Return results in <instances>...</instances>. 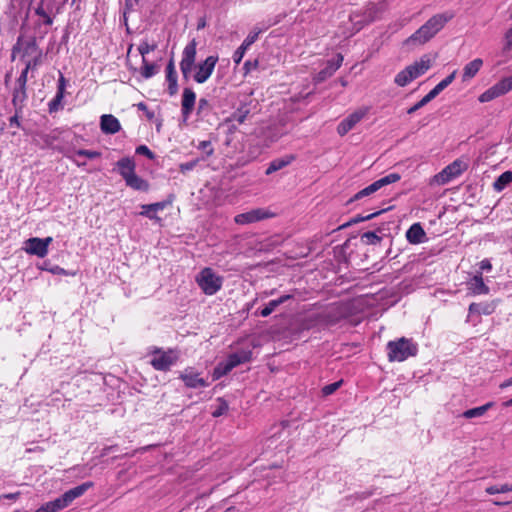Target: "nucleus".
Listing matches in <instances>:
<instances>
[{
    "label": "nucleus",
    "mask_w": 512,
    "mask_h": 512,
    "mask_svg": "<svg viewBox=\"0 0 512 512\" xmlns=\"http://www.w3.org/2000/svg\"><path fill=\"white\" fill-rule=\"evenodd\" d=\"M196 47L197 43L195 39L191 40L185 46L182 52V59L180 61V70L183 78L188 79L191 77L193 69H195L193 79L197 83L202 84L205 83L212 75L218 62V57L213 55L208 56L204 61L195 66Z\"/></svg>",
    "instance_id": "1"
},
{
    "label": "nucleus",
    "mask_w": 512,
    "mask_h": 512,
    "mask_svg": "<svg viewBox=\"0 0 512 512\" xmlns=\"http://www.w3.org/2000/svg\"><path fill=\"white\" fill-rule=\"evenodd\" d=\"M454 17L452 12L446 11L435 14L426 21L417 31H415L407 40L406 45H423L431 40L444 26Z\"/></svg>",
    "instance_id": "2"
},
{
    "label": "nucleus",
    "mask_w": 512,
    "mask_h": 512,
    "mask_svg": "<svg viewBox=\"0 0 512 512\" xmlns=\"http://www.w3.org/2000/svg\"><path fill=\"white\" fill-rule=\"evenodd\" d=\"M93 482H85L81 485H78L68 491H66L63 495L56 498L53 501H49L43 505H41L36 512H58L68 507L75 499L84 495V493L93 487Z\"/></svg>",
    "instance_id": "3"
},
{
    "label": "nucleus",
    "mask_w": 512,
    "mask_h": 512,
    "mask_svg": "<svg viewBox=\"0 0 512 512\" xmlns=\"http://www.w3.org/2000/svg\"><path fill=\"white\" fill-rule=\"evenodd\" d=\"M433 59L429 55H423L419 60L401 70L395 76L394 82L400 87H404L414 79L425 74L432 66Z\"/></svg>",
    "instance_id": "4"
},
{
    "label": "nucleus",
    "mask_w": 512,
    "mask_h": 512,
    "mask_svg": "<svg viewBox=\"0 0 512 512\" xmlns=\"http://www.w3.org/2000/svg\"><path fill=\"white\" fill-rule=\"evenodd\" d=\"M252 350L250 348H241L237 351L230 353L227 358L219 362L213 371V378L215 380L227 375L235 367L247 363L251 360Z\"/></svg>",
    "instance_id": "5"
},
{
    "label": "nucleus",
    "mask_w": 512,
    "mask_h": 512,
    "mask_svg": "<svg viewBox=\"0 0 512 512\" xmlns=\"http://www.w3.org/2000/svg\"><path fill=\"white\" fill-rule=\"evenodd\" d=\"M417 353V345L412 340L402 337L387 344V356L390 362H402Z\"/></svg>",
    "instance_id": "6"
},
{
    "label": "nucleus",
    "mask_w": 512,
    "mask_h": 512,
    "mask_svg": "<svg viewBox=\"0 0 512 512\" xmlns=\"http://www.w3.org/2000/svg\"><path fill=\"white\" fill-rule=\"evenodd\" d=\"M279 21L280 19L275 17L274 19H268L253 27L240 47L234 52L233 61L236 64H239L242 61L248 48L258 39L259 35L266 31L269 27L276 25Z\"/></svg>",
    "instance_id": "7"
},
{
    "label": "nucleus",
    "mask_w": 512,
    "mask_h": 512,
    "mask_svg": "<svg viewBox=\"0 0 512 512\" xmlns=\"http://www.w3.org/2000/svg\"><path fill=\"white\" fill-rule=\"evenodd\" d=\"M196 283L206 295L216 294L223 285V277L218 275L212 268H203L195 278Z\"/></svg>",
    "instance_id": "8"
},
{
    "label": "nucleus",
    "mask_w": 512,
    "mask_h": 512,
    "mask_svg": "<svg viewBox=\"0 0 512 512\" xmlns=\"http://www.w3.org/2000/svg\"><path fill=\"white\" fill-rule=\"evenodd\" d=\"M178 352L172 349H154L151 352L150 364L158 371H168L178 360Z\"/></svg>",
    "instance_id": "9"
},
{
    "label": "nucleus",
    "mask_w": 512,
    "mask_h": 512,
    "mask_svg": "<svg viewBox=\"0 0 512 512\" xmlns=\"http://www.w3.org/2000/svg\"><path fill=\"white\" fill-rule=\"evenodd\" d=\"M512 90V75L509 77L502 78L500 81L495 83L493 86L485 90L478 97L479 102L487 103L500 96H503Z\"/></svg>",
    "instance_id": "10"
},
{
    "label": "nucleus",
    "mask_w": 512,
    "mask_h": 512,
    "mask_svg": "<svg viewBox=\"0 0 512 512\" xmlns=\"http://www.w3.org/2000/svg\"><path fill=\"white\" fill-rule=\"evenodd\" d=\"M457 71L454 70L450 75L441 80L428 94H426L420 101L410 107L407 111L408 114H413L420 108L424 107L436 96H438L445 88H447L455 79Z\"/></svg>",
    "instance_id": "11"
},
{
    "label": "nucleus",
    "mask_w": 512,
    "mask_h": 512,
    "mask_svg": "<svg viewBox=\"0 0 512 512\" xmlns=\"http://www.w3.org/2000/svg\"><path fill=\"white\" fill-rule=\"evenodd\" d=\"M52 237L38 238L32 237L24 242V251L27 254L35 255L39 258H43L48 254V247L52 243Z\"/></svg>",
    "instance_id": "12"
},
{
    "label": "nucleus",
    "mask_w": 512,
    "mask_h": 512,
    "mask_svg": "<svg viewBox=\"0 0 512 512\" xmlns=\"http://www.w3.org/2000/svg\"><path fill=\"white\" fill-rule=\"evenodd\" d=\"M400 175L398 173H390L376 181H374L369 186L365 187L364 189L360 190L358 193H356L353 197V200H359L363 197H367L381 189L382 187L395 183L400 180Z\"/></svg>",
    "instance_id": "13"
},
{
    "label": "nucleus",
    "mask_w": 512,
    "mask_h": 512,
    "mask_svg": "<svg viewBox=\"0 0 512 512\" xmlns=\"http://www.w3.org/2000/svg\"><path fill=\"white\" fill-rule=\"evenodd\" d=\"M369 107H361L349 114L337 126V132L340 136L346 135L352 130L369 112Z\"/></svg>",
    "instance_id": "14"
},
{
    "label": "nucleus",
    "mask_w": 512,
    "mask_h": 512,
    "mask_svg": "<svg viewBox=\"0 0 512 512\" xmlns=\"http://www.w3.org/2000/svg\"><path fill=\"white\" fill-rule=\"evenodd\" d=\"M465 169V165L460 160H455L450 165L446 166L440 173L434 176V182L439 185L449 183L454 178L462 174Z\"/></svg>",
    "instance_id": "15"
},
{
    "label": "nucleus",
    "mask_w": 512,
    "mask_h": 512,
    "mask_svg": "<svg viewBox=\"0 0 512 512\" xmlns=\"http://www.w3.org/2000/svg\"><path fill=\"white\" fill-rule=\"evenodd\" d=\"M273 214L263 208L254 209L235 216L234 221L239 225L254 223L272 217Z\"/></svg>",
    "instance_id": "16"
},
{
    "label": "nucleus",
    "mask_w": 512,
    "mask_h": 512,
    "mask_svg": "<svg viewBox=\"0 0 512 512\" xmlns=\"http://www.w3.org/2000/svg\"><path fill=\"white\" fill-rule=\"evenodd\" d=\"M62 131L54 129L48 133H40L37 135L36 142L41 145L42 148H53L61 150L58 145V141L61 137Z\"/></svg>",
    "instance_id": "17"
},
{
    "label": "nucleus",
    "mask_w": 512,
    "mask_h": 512,
    "mask_svg": "<svg viewBox=\"0 0 512 512\" xmlns=\"http://www.w3.org/2000/svg\"><path fill=\"white\" fill-rule=\"evenodd\" d=\"M342 62L343 56L341 54H337L335 58L329 60L326 67L317 73L315 77L316 82H322L331 77L340 68Z\"/></svg>",
    "instance_id": "18"
},
{
    "label": "nucleus",
    "mask_w": 512,
    "mask_h": 512,
    "mask_svg": "<svg viewBox=\"0 0 512 512\" xmlns=\"http://www.w3.org/2000/svg\"><path fill=\"white\" fill-rule=\"evenodd\" d=\"M196 94L191 88H185L182 94V102H181V112L184 117V120H187L195 105Z\"/></svg>",
    "instance_id": "19"
},
{
    "label": "nucleus",
    "mask_w": 512,
    "mask_h": 512,
    "mask_svg": "<svg viewBox=\"0 0 512 512\" xmlns=\"http://www.w3.org/2000/svg\"><path fill=\"white\" fill-rule=\"evenodd\" d=\"M100 128L105 134H115L120 131L121 124L115 116L104 114L100 118Z\"/></svg>",
    "instance_id": "20"
},
{
    "label": "nucleus",
    "mask_w": 512,
    "mask_h": 512,
    "mask_svg": "<svg viewBox=\"0 0 512 512\" xmlns=\"http://www.w3.org/2000/svg\"><path fill=\"white\" fill-rule=\"evenodd\" d=\"M180 377L187 387L198 388L207 386L206 381L198 373L194 372L193 369H186Z\"/></svg>",
    "instance_id": "21"
},
{
    "label": "nucleus",
    "mask_w": 512,
    "mask_h": 512,
    "mask_svg": "<svg viewBox=\"0 0 512 512\" xmlns=\"http://www.w3.org/2000/svg\"><path fill=\"white\" fill-rule=\"evenodd\" d=\"M296 159V156L294 154H288L283 157L274 159L269 163V166L267 167L265 174L271 175L272 173H275L288 165H290L294 160Z\"/></svg>",
    "instance_id": "22"
},
{
    "label": "nucleus",
    "mask_w": 512,
    "mask_h": 512,
    "mask_svg": "<svg viewBox=\"0 0 512 512\" xmlns=\"http://www.w3.org/2000/svg\"><path fill=\"white\" fill-rule=\"evenodd\" d=\"M482 66L483 60L481 58H475L474 60L468 62L463 68L462 81L467 82L474 78Z\"/></svg>",
    "instance_id": "23"
},
{
    "label": "nucleus",
    "mask_w": 512,
    "mask_h": 512,
    "mask_svg": "<svg viewBox=\"0 0 512 512\" xmlns=\"http://www.w3.org/2000/svg\"><path fill=\"white\" fill-rule=\"evenodd\" d=\"M426 234L420 223H414L406 232V238L411 244H420L425 240Z\"/></svg>",
    "instance_id": "24"
},
{
    "label": "nucleus",
    "mask_w": 512,
    "mask_h": 512,
    "mask_svg": "<svg viewBox=\"0 0 512 512\" xmlns=\"http://www.w3.org/2000/svg\"><path fill=\"white\" fill-rule=\"evenodd\" d=\"M168 205V202L162 201V202H156L152 204H144L141 206L142 211L140 214L142 216L148 217L152 220H158L159 218L156 216V213L159 211L164 210Z\"/></svg>",
    "instance_id": "25"
},
{
    "label": "nucleus",
    "mask_w": 512,
    "mask_h": 512,
    "mask_svg": "<svg viewBox=\"0 0 512 512\" xmlns=\"http://www.w3.org/2000/svg\"><path fill=\"white\" fill-rule=\"evenodd\" d=\"M468 288L475 295H482V294H488L489 293V288L484 283L483 277H482L481 273L475 275L468 282Z\"/></svg>",
    "instance_id": "26"
},
{
    "label": "nucleus",
    "mask_w": 512,
    "mask_h": 512,
    "mask_svg": "<svg viewBox=\"0 0 512 512\" xmlns=\"http://www.w3.org/2000/svg\"><path fill=\"white\" fill-rule=\"evenodd\" d=\"M292 298V295L285 294L279 297L278 299H273L269 301L266 306L259 312L260 316L262 317H268L272 312L276 310V308L285 303L286 301L290 300Z\"/></svg>",
    "instance_id": "27"
},
{
    "label": "nucleus",
    "mask_w": 512,
    "mask_h": 512,
    "mask_svg": "<svg viewBox=\"0 0 512 512\" xmlns=\"http://www.w3.org/2000/svg\"><path fill=\"white\" fill-rule=\"evenodd\" d=\"M120 175L125 179L135 173V163L130 158H122L117 162Z\"/></svg>",
    "instance_id": "28"
},
{
    "label": "nucleus",
    "mask_w": 512,
    "mask_h": 512,
    "mask_svg": "<svg viewBox=\"0 0 512 512\" xmlns=\"http://www.w3.org/2000/svg\"><path fill=\"white\" fill-rule=\"evenodd\" d=\"M26 98H27L26 87L16 85V88L13 92L12 102H13V105L15 106V110L17 112H20L22 110Z\"/></svg>",
    "instance_id": "29"
},
{
    "label": "nucleus",
    "mask_w": 512,
    "mask_h": 512,
    "mask_svg": "<svg viewBox=\"0 0 512 512\" xmlns=\"http://www.w3.org/2000/svg\"><path fill=\"white\" fill-rule=\"evenodd\" d=\"M126 185L134 190L146 191L149 188L147 181L139 177L136 173L125 179Z\"/></svg>",
    "instance_id": "30"
},
{
    "label": "nucleus",
    "mask_w": 512,
    "mask_h": 512,
    "mask_svg": "<svg viewBox=\"0 0 512 512\" xmlns=\"http://www.w3.org/2000/svg\"><path fill=\"white\" fill-rule=\"evenodd\" d=\"M494 406V403L493 402H488L482 406H479V407H475V408H472V409H468L466 410L465 412H463L462 416L467 418V419H472V418H476V417H481L483 416L490 408H492Z\"/></svg>",
    "instance_id": "31"
},
{
    "label": "nucleus",
    "mask_w": 512,
    "mask_h": 512,
    "mask_svg": "<svg viewBox=\"0 0 512 512\" xmlns=\"http://www.w3.org/2000/svg\"><path fill=\"white\" fill-rule=\"evenodd\" d=\"M512 182V172H503L493 183V188L497 192L503 191Z\"/></svg>",
    "instance_id": "32"
},
{
    "label": "nucleus",
    "mask_w": 512,
    "mask_h": 512,
    "mask_svg": "<svg viewBox=\"0 0 512 512\" xmlns=\"http://www.w3.org/2000/svg\"><path fill=\"white\" fill-rule=\"evenodd\" d=\"M37 66V60L29 61L26 65V67L21 72L20 76L18 77L16 81L17 86L26 87L27 79H28V72L30 69L35 68Z\"/></svg>",
    "instance_id": "33"
},
{
    "label": "nucleus",
    "mask_w": 512,
    "mask_h": 512,
    "mask_svg": "<svg viewBox=\"0 0 512 512\" xmlns=\"http://www.w3.org/2000/svg\"><path fill=\"white\" fill-rule=\"evenodd\" d=\"M142 61L141 75L146 79L153 77L158 72V67L153 63L147 62L146 58Z\"/></svg>",
    "instance_id": "34"
},
{
    "label": "nucleus",
    "mask_w": 512,
    "mask_h": 512,
    "mask_svg": "<svg viewBox=\"0 0 512 512\" xmlns=\"http://www.w3.org/2000/svg\"><path fill=\"white\" fill-rule=\"evenodd\" d=\"M166 72L170 88H173V90H175L177 88V76L175 72L174 63L172 61H170L169 64L167 65Z\"/></svg>",
    "instance_id": "35"
},
{
    "label": "nucleus",
    "mask_w": 512,
    "mask_h": 512,
    "mask_svg": "<svg viewBox=\"0 0 512 512\" xmlns=\"http://www.w3.org/2000/svg\"><path fill=\"white\" fill-rule=\"evenodd\" d=\"M486 493L489 495L499 494V493H507L512 491V485L502 484L500 486L493 485L489 486L485 489Z\"/></svg>",
    "instance_id": "36"
},
{
    "label": "nucleus",
    "mask_w": 512,
    "mask_h": 512,
    "mask_svg": "<svg viewBox=\"0 0 512 512\" xmlns=\"http://www.w3.org/2000/svg\"><path fill=\"white\" fill-rule=\"evenodd\" d=\"M361 240L368 245H375L381 241V237L376 232L368 231L362 234Z\"/></svg>",
    "instance_id": "37"
},
{
    "label": "nucleus",
    "mask_w": 512,
    "mask_h": 512,
    "mask_svg": "<svg viewBox=\"0 0 512 512\" xmlns=\"http://www.w3.org/2000/svg\"><path fill=\"white\" fill-rule=\"evenodd\" d=\"M155 48L156 46L154 44H149L146 41L141 42L138 46V51L142 56V60H144V58H146V55L153 51Z\"/></svg>",
    "instance_id": "38"
},
{
    "label": "nucleus",
    "mask_w": 512,
    "mask_h": 512,
    "mask_svg": "<svg viewBox=\"0 0 512 512\" xmlns=\"http://www.w3.org/2000/svg\"><path fill=\"white\" fill-rule=\"evenodd\" d=\"M248 113V109H238L232 114L231 118L233 121L242 124L246 120Z\"/></svg>",
    "instance_id": "39"
},
{
    "label": "nucleus",
    "mask_w": 512,
    "mask_h": 512,
    "mask_svg": "<svg viewBox=\"0 0 512 512\" xmlns=\"http://www.w3.org/2000/svg\"><path fill=\"white\" fill-rule=\"evenodd\" d=\"M73 153H75V156L86 157L89 159H95L100 156V153L97 151L84 150V149L74 151Z\"/></svg>",
    "instance_id": "40"
},
{
    "label": "nucleus",
    "mask_w": 512,
    "mask_h": 512,
    "mask_svg": "<svg viewBox=\"0 0 512 512\" xmlns=\"http://www.w3.org/2000/svg\"><path fill=\"white\" fill-rule=\"evenodd\" d=\"M198 163H199V159H195V160H192V161H189L186 163H181L179 165V170L182 173H187L188 171L193 170L197 166Z\"/></svg>",
    "instance_id": "41"
},
{
    "label": "nucleus",
    "mask_w": 512,
    "mask_h": 512,
    "mask_svg": "<svg viewBox=\"0 0 512 512\" xmlns=\"http://www.w3.org/2000/svg\"><path fill=\"white\" fill-rule=\"evenodd\" d=\"M342 384V381L334 382L323 387L322 393L325 396L333 394Z\"/></svg>",
    "instance_id": "42"
},
{
    "label": "nucleus",
    "mask_w": 512,
    "mask_h": 512,
    "mask_svg": "<svg viewBox=\"0 0 512 512\" xmlns=\"http://www.w3.org/2000/svg\"><path fill=\"white\" fill-rule=\"evenodd\" d=\"M49 272L54 275H65V276H74L75 275V272H69V271L65 270L64 268L57 266V265L51 267L49 269Z\"/></svg>",
    "instance_id": "43"
},
{
    "label": "nucleus",
    "mask_w": 512,
    "mask_h": 512,
    "mask_svg": "<svg viewBox=\"0 0 512 512\" xmlns=\"http://www.w3.org/2000/svg\"><path fill=\"white\" fill-rule=\"evenodd\" d=\"M469 311L471 313H484V314L490 313L488 306L482 307L481 304H476V303H472L469 306Z\"/></svg>",
    "instance_id": "44"
},
{
    "label": "nucleus",
    "mask_w": 512,
    "mask_h": 512,
    "mask_svg": "<svg viewBox=\"0 0 512 512\" xmlns=\"http://www.w3.org/2000/svg\"><path fill=\"white\" fill-rule=\"evenodd\" d=\"M512 49V26L507 30L504 36V50L509 51Z\"/></svg>",
    "instance_id": "45"
},
{
    "label": "nucleus",
    "mask_w": 512,
    "mask_h": 512,
    "mask_svg": "<svg viewBox=\"0 0 512 512\" xmlns=\"http://www.w3.org/2000/svg\"><path fill=\"white\" fill-rule=\"evenodd\" d=\"M136 153L139 155H144L149 159L154 158L153 152L146 146V145H140L136 148Z\"/></svg>",
    "instance_id": "46"
},
{
    "label": "nucleus",
    "mask_w": 512,
    "mask_h": 512,
    "mask_svg": "<svg viewBox=\"0 0 512 512\" xmlns=\"http://www.w3.org/2000/svg\"><path fill=\"white\" fill-rule=\"evenodd\" d=\"M382 212H383V210L375 212V213H372V214H368L366 216H356V217L351 219L350 224H356V223H359V222H362V221L370 220V219H372L373 217L377 216L378 214H380Z\"/></svg>",
    "instance_id": "47"
},
{
    "label": "nucleus",
    "mask_w": 512,
    "mask_h": 512,
    "mask_svg": "<svg viewBox=\"0 0 512 512\" xmlns=\"http://www.w3.org/2000/svg\"><path fill=\"white\" fill-rule=\"evenodd\" d=\"M65 86H66V81H65L64 76L61 74L60 78L58 80L57 100H59V98L64 97Z\"/></svg>",
    "instance_id": "48"
},
{
    "label": "nucleus",
    "mask_w": 512,
    "mask_h": 512,
    "mask_svg": "<svg viewBox=\"0 0 512 512\" xmlns=\"http://www.w3.org/2000/svg\"><path fill=\"white\" fill-rule=\"evenodd\" d=\"M228 405L226 402L221 401L219 406L212 412L213 417H219L226 413Z\"/></svg>",
    "instance_id": "49"
},
{
    "label": "nucleus",
    "mask_w": 512,
    "mask_h": 512,
    "mask_svg": "<svg viewBox=\"0 0 512 512\" xmlns=\"http://www.w3.org/2000/svg\"><path fill=\"white\" fill-rule=\"evenodd\" d=\"M198 149L204 151L208 156L212 155L214 152L210 141H201L198 145Z\"/></svg>",
    "instance_id": "50"
},
{
    "label": "nucleus",
    "mask_w": 512,
    "mask_h": 512,
    "mask_svg": "<svg viewBox=\"0 0 512 512\" xmlns=\"http://www.w3.org/2000/svg\"><path fill=\"white\" fill-rule=\"evenodd\" d=\"M257 67H258V60L246 61L244 63V69H245L246 73H249L252 70H255Z\"/></svg>",
    "instance_id": "51"
},
{
    "label": "nucleus",
    "mask_w": 512,
    "mask_h": 512,
    "mask_svg": "<svg viewBox=\"0 0 512 512\" xmlns=\"http://www.w3.org/2000/svg\"><path fill=\"white\" fill-rule=\"evenodd\" d=\"M62 99L63 98H59V100H57V95H56L55 98L49 103V111L50 112L57 111L59 108V105L62 102Z\"/></svg>",
    "instance_id": "52"
},
{
    "label": "nucleus",
    "mask_w": 512,
    "mask_h": 512,
    "mask_svg": "<svg viewBox=\"0 0 512 512\" xmlns=\"http://www.w3.org/2000/svg\"><path fill=\"white\" fill-rule=\"evenodd\" d=\"M65 155L66 157L74 161L78 166H84L86 164L85 162H83V160H79V157L75 156V153H66Z\"/></svg>",
    "instance_id": "53"
},
{
    "label": "nucleus",
    "mask_w": 512,
    "mask_h": 512,
    "mask_svg": "<svg viewBox=\"0 0 512 512\" xmlns=\"http://www.w3.org/2000/svg\"><path fill=\"white\" fill-rule=\"evenodd\" d=\"M18 113L19 112L16 111V114L13 117L10 118V125L11 126L20 127Z\"/></svg>",
    "instance_id": "54"
},
{
    "label": "nucleus",
    "mask_w": 512,
    "mask_h": 512,
    "mask_svg": "<svg viewBox=\"0 0 512 512\" xmlns=\"http://www.w3.org/2000/svg\"><path fill=\"white\" fill-rule=\"evenodd\" d=\"M209 105L208 100L205 98H201L198 102V110L199 112L205 109Z\"/></svg>",
    "instance_id": "55"
},
{
    "label": "nucleus",
    "mask_w": 512,
    "mask_h": 512,
    "mask_svg": "<svg viewBox=\"0 0 512 512\" xmlns=\"http://www.w3.org/2000/svg\"><path fill=\"white\" fill-rule=\"evenodd\" d=\"M136 106H137V108H138L139 110L148 112L147 105H146L145 103L140 102V103H138ZM147 114H148V116H149L150 118H151V117H153V114H152V113H147Z\"/></svg>",
    "instance_id": "56"
},
{
    "label": "nucleus",
    "mask_w": 512,
    "mask_h": 512,
    "mask_svg": "<svg viewBox=\"0 0 512 512\" xmlns=\"http://www.w3.org/2000/svg\"><path fill=\"white\" fill-rule=\"evenodd\" d=\"M480 267L482 270H490L491 264L488 260L485 259V260L481 261Z\"/></svg>",
    "instance_id": "57"
},
{
    "label": "nucleus",
    "mask_w": 512,
    "mask_h": 512,
    "mask_svg": "<svg viewBox=\"0 0 512 512\" xmlns=\"http://www.w3.org/2000/svg\"><path fill=\"white\" fill-rule=\"evenodd\" d=\"M510 386H512V377H511V378H509V379H507V380H505L504 382H502V383L499 385V387H500L501 389H505V388L510 387Z\"/></svg>",
    "instance_id": "58"
},
{
    "label": "nucleus",
    "mask_w": 512,
    "mask_h": 512,
    "mask_svg": "<svg viewBox=\"0 0 512 512\" xmlns=\"http://www.w3.org/2000/svg\"><path fill=\"white\" fill-rule=\"evenodd\" d=\"M19 493H10L6 494L3 497L11 500H15L18 497Z\"/></svg>",
    "instance_id": "59"
},
{
    "label": "nucleus",
    "mask_w": 512,
    "mask_h": 512,
    "mask_svg": "<svg viewBox=\"0 0 512 512\" xmlns=\"http://www.w3.org/2000/svg\"><path fill=\"white\" fill-rule=\"evenodd\" d=\"M493 503L497 506H505V505H508L510 504V502L506 501V502H500V501H493Z\"/></svg>",
    "instance_id": "60"
},
{
    "label": "nucleus",
    "mask_w": 512,
    "mask_h": 512,
    "mask_svg": "<svg viewBox=\"0 0 512 512\" xmlns=\"http://www.w3.org/2000/svg\"><path fill=\"white\" fill-rule=\"evenodd\" d=\"M503 406H505V407L512 406V398H511V399H509V400H507V401H505V402L503 403Z\"/></svg>",
    "instance_id": "61"
},
{
    "label": "nucleus",
    "mask_w": 512,
    "mask_h": 512,
    "mask_svg": "<svg viewBox=\"0 0 512 512\" xmlns=\"http://www.w3.org/2000/svg\"><path fill=\"white\" fill-rule=\"evenodd\" d=\"M204 27H205V21H201L198 23V27H197L198 29H202Z\"/></svg>",
    "instance_id": "62"
},
{
    "label": "nucleus",
    "mask_w": 512,
    "mask_h": 512,
    "mask_svg": "<svg viewBox=\"0 0 512 512\" xmlns=\"http://www.w3.org/2000/svg\"><path fill=\"white\" fill-rule=\"evenodd\" d=\"M360 29H361V27H357V28L355 29V31H352L351 33H349V34L345 35V37H349V36L353 35L356 31H359Z\"/></svg>",
    "instance_id": "63"
},
{
    "label": "nucleus",
    "mask_w": 512,
    "mask_h": 512,
    "mask_svg": "<svg viewBox=\"0 0 512 512\" xmlns=\"http://www.w3.org/2000/svg\"><path fill=\"white\" fill-rule=\"evenodd\" d=\"M279 138V136H276L275 138L271 139V141H276Z\"/></svg>",
    "instance_id": "64"
}]
</instances>
